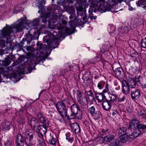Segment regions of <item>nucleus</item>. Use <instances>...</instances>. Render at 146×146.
Masks as SVG:
<instances>
[{
    "label": "nucleus",
    "instance_id": "nucleus-29",
    "mask_svg": "<svg viewBox=\"0 0 146 146\" xmlns=\"http://www.w3.org/2000/svg\"><path fill=\"white\" fill-rule=\"evenodd\" d=\"M127 131V128L125 127H121L119 128L118 131V133L119 134H125V133Z\"/></svg>",
    "mask_w": 146,
    "mask_h": 146
},
{
    "label": "nucleus",
    "instance_id": "nucleus-16",
    "mask_svg": "<svg viewBox=\"0 0 146 146\" xmlns=\"http://www.w3.org/2000/svg\"><path fill=\"white\" fill-rule=\"evenodd\" d=\"M103 109L106 111H109L112 106L111 104L108 101H103L102 104Z\"/></svg>",
    "mask_w": 146,
    "mask_h": 146
},
{
    "label": "nucleus",
    "instance_id": "nucleus-53",
    "mask_svg": "<svg viewBox=\"0 0 146 146\" xmlns=\"http://www.w3.org/2000/svg\"><path fill=\"white\" fill-rule=\"evenodd\" d=\"M97 18L96 16H91L90 17L91 20H92L93 19H96Z\"/></svg>",
    "mask_w": 146,
    "mask_h": 146
},
{
    "label": "nucleus",
    "instance_id": "nucleus-38",
    "mask_svg": "<svg viewBox=\"0 0 146 146\" xmlns=\"http://www.w3.org/2000/svg\"><path fill=\"white\" fill-rule=\"evenodd\" d=\"M104 86V83L103 81H100L98 84L97 87L99 89H102Z\"/></svg>",
    "mask_w": 146,
    "mask_h": 146
},
{
    "label": "nucleus",
    "instance_id": "nucleus-58",
    "mask_svg": "<svg viewBox=\"0 0 146 146\" xmlns=\"http://www.w3.org/2000/svg\"><path fill=\"white\" fill-rule=\"evenodd\" d=\"M42 44L41 43L40 44V46H39V47H38V48H39V50H42Z\"/></svg>",
    "mask_w": 146,
    "mask_h": 146
},
{
    "label": "nucleus",
    "instance_id": "nucleus-4",
    "mask_svg": "<svg viewBox=\"0 0 146 146\" xmlns=\"http://www.w3.org/2000/svg\"><path fill=\"white\" fill-rule=\"evenodd\" d=\"M54 105L61 116V118L59 119H61L66 117L67 115V111L64 103L62 102L59 101L55 103Z\"/></svg>",
    "mask_w": 146,
    "mask_h": 146
},
{
    "label": "nucleus",
    "instance_id": "nucleus-13",
    "mask_svg": "<svg viewBox=\"0 0 146 146\" xmlns=\"http://www.w3.org/2000/svg\"><path fill=\"white\" fill-rule=\"evenodd\" d=\"M70 127L73 133H77L80 132V127L77 123H75L71 124Z\"/></svg>",
    "mask_w": 146,
    "mask_h": 146
},
{
    "label": "nucleus",
    "instance_id": "nucleus-44",
    "mask_svg": "<svg viewBox=\"0 0 146 146\" xmlns=\"http://www.w3.org/2000/svg\"><path fill=\"white\" fill-rule=\"evenodd\" d=\"M112 114L113 117H115L117 115V112L115 110L112 111L111 113L110 114Z\"/></svg>",
    "mask_w": 146,
    "mask_h": 146
},
{
    "label": "nucleus",
    "instance_id": "nucleus-28",
    "mask_svg": "<svg viewBox=\"0 0 146 146\" xmlns=\"http://www.w3.org/2000/svg\"><path fill=\"white\" fill-rule=\"evenodd\" d=\"M101 113L99 111H96L94 113L92 116L95 120L98 119L100 117Z\"/></svg>",
    "mask_w": 146,
    "mask_h": 146
},
{
    "label": "nucleus",
    "instance_id": "nucleus-2",
    "mask_svg": "<svg viewBox=\"0 0 146 146\" xmlns=\"http://www.w3.org/2000/svg\"><path fill=\"white\" fill-rule=\"evenodd\" d=\"M36 118L41 123H44L43 125H39L36 129L42 135H45L47 129L49 126L50 123L47 121L46 118L41 113H38L36 115Z\"/></svg>",
    "mask_w": 146,
    "mask_h": 146
},
{
    "label": "nucleus",
    "instance_id": "nucleus-61",
    "mask_svg": "<svg viewBox=\"0 0 146 146\" xmlns=\"http://www.w3.org/2000/svg\"><path fill=\"white\" fill-rule=\"evenodd\" d=\"M62 23L64 25H66L67 24V22L65 20H63L62 21Z\"/></svg>",
    "mask_w": 146,
    "mask_h": 146
},
{
    "label": "nucleus",
    "instance_id": "nucleus-50",
    "mask_svg": "<svg viewBox=\"0 0 146 146\" xmlns=\"http://www.w3.org/2000/svg\"><path fill=\"white\" fill-rule=\"evenodd\" d=\"M108 129H103L102 130V132L104 135L106 134L107 133V132L108 131Z\"/></svg>",
    "mask_w": 146,
    "mask_h": 146
},
{
    "label": "nucleus",
    "instance_id": "nucleus-10",
    "mask_svg": "<svg viewBox=\"0 0 146 146\" xmlns=\"http://www.w3.org/2000/svg\"><path fill=\"white\" fill-rule=\"evenodd\" d=\"M25 139L21 134H18L16 136L15 141V146H23L22 143L25 141Z\"/></svg>",
    "mask_w": 146,
    "mask_h": 146
},
{
    "label": "nucleus",
    "instance_id": "nucleus-55",
    "mask_svg": "<svg viewBox=\"0 0 146 146\" xmlns=\"http://www.w3.org/2000/svg\"><path fill=\"white\" fill-rule=\"evenodd\" d=\"M141 88H146V83L142 84L141 85Z\"/></svg>",
    "mask_w": 146,
    "mask_h": 146
},
{
    "label": "nucleus",
    "instance_id": "nucleus-40",
    "mask_svg": "<svg viewBox=\"0 0 146 146\" xmlns=\"http://www.w3.org/2000/svg\"><path fill=\"white\" fill-rule=\"evenodd\" d=\"M125 99V97L124 95L122 96H120L119 97L117 98L118 101L120 102L124 101Z\"/></svg>",
    "mask_w": 146,
    "mask_h": 146
},
{
    "label": "nucleus",
    "instance_id": "nucleus-32",
    "mask_svg": "<svg viewBox=\"0 0 146 146\" xmlns=\"http://www.w3.org/2000/svg\"><path fill=\"white\" fill-rule=\"evenodd\" d=\"M1 61L2 62V65L3 66H7L11 63L10 60L9 58L6 59L4 61Z\"/></svg>",
    "mask_w": 146,
    "mask_h": 146
},
{
    "label": "nucleus",
    "instance_id": "nucleus-26",
    "mask_svg": "<svg viewBox=\"0 0 146 146\" xmlns=\"http://www.w3.org/2000/svg\"><path fill=\"white\" fill-rule=\"evenodd\" d=\"M37 35V33L36 32H34L33 35H31L30 34L29 35L28 37L27 38V39L28 40H29V42H31L32 40H34L36 39H38L37 37L35 36V35Z\"/></svg>",
    "mask_w": 146,
    "mask_h": 146
},
{
    "label": "nucleus",
    "instance_id": "nucleus-18",
    "mask_svg": "<svg viewBox=\"0 0 146 146\" xmlns=\"http://www.w3.org/2000/svg\"><path fill=\"white\" fill-rule=\"evenodd\" d=\"M127 80L129 81V86L131 88H135L136 86V82H135V80H134L133 78L130 77V76L127 77Z\"/></svg>",
    "mask_w": 146,
    "mask_h": 146
},
{
    "label": "nucleus",
    "instance_id": "nucleus-42",
    "mask_svg": "<svg viewBox=\"0 0 146 146\" xmlns=\"http://www.w3.org/2000/svg\"><path fill=\"white\" fill-rule=\"evenodd\" d=\"M144 113L145 112L144 110L142 109H140L137 112L138 115L140 116H143Z\"/></svg>",
    "mask_w": 146,
    "mask_h": 146
},
{
    "label": "nucleus",
    "instance_id": "nucleus-15",
    "mask_svg": "<svg viewBox=\"0 0 146 146\" xmlns=\"http://www.w3.org/2000/svg\"><path fill=\"white\" fill-rule=\"evenodd\" d=\"M96 98L98 100V102H103L104 99L107 100V97L106 96L102 94V92L101 93H95Z\"/></svg>",
    "mask_w": 146,
    "mask_h": 146
},
{
    "label": "nucleus",
    "instance_id": "nucleus-59",
    "mask_svg": "<svg viewBox=\"0 0 146 146\" xmlns=\"http://www.w3.org/2000/svg\"><path fill=\"white\" fill-rule=\"evenodd\" d=\"M19 111V112H20V115H22L23 114V111L21 109H20Z\"/></svg>",
    "mask_w": 146,
    "mask_h": 146
},
{
    "label": "nucleus",
    "instance_id": "nucleus-51",
    "mask_svg": "<svg viewBox=\"0 0 146 146\" xmlns=\"http://www.w3.org/2000/svg\"><path fill=\"white\" fill-rule=\"evenodd\" d=\"M42 22L44 23H46L47 22V20L46 19V18H42Z\"/></svg>",
    "mask_w": 146,
    "mask_h": 146
},
{
    "label": "nucleus",
    "instance_id": "nucleus-31",
    "mask_svg": "<svg viewBox=\"0 0 146 146\" xmlns=\"http://www.w3.org/2000/svg\"><path fill=\"white\" fill-rule=\"evenodd\" d=\"M58 17H59L57 15H53L51 17V19L50 20V23H55L57 21Z\"/></svg>",
    "mask_w": 146,
    "mask_h": 146
},
{
    "label": "nucleus",
    "instance_id": "nucleus-22",
    "mask_svg": "<svg viewBox=\"0 0 146 146\" xmlns=\"http://www.w3.org/2000/svg\"><path fill=\"white\" fill-rule=\"evenodd\" d=\"M121 145L119 139H115L110 144V146H120Z\"/></svg>",
    "mask_w": 146,
    "mask_h": 146
},
{
    "label": "nucleus",
    "instance_id": "nucleus-27",
    "mask_svg": "<svg viewBox=\"0 0 146 146\" xmlns=\"http://www.w3.org/2000/svg\"><path fill=\"white\" fill-rule=\"evenodd\" d=\"M24 9L18 5L15 6L14 7V13H16L24 10Z\"/></svg>",
    "mask_w": 146,
    "mask_h": 146
},
{
    "label": "nucleus",
    "instance_id": "nucleus-6",
    "mask_svg": "<svg viewBox=\"0 0 146 146\" xmlns=\"http://www.w3.org/2000/svg\"><path fill=\"white\" fill-rule=\"evenodd\" d=\"M76 94L78 102L82 106H85L86 105V102L87 100L86 97L83 96V93L79 90L77 91Z\"/></svg>",
    "mask_w": 146,
    "mask_h": 146
},
{
    "label": "nucleus",
    "instance_id": "nucleus-25",
    "mask_svg": "<svg viewBox=\"0 0 146 146\" xmlns=\"http://www.w3.org/2000/svg\"><path fill=\"white\" fill-rule=\"evenodd\" d=\"M56 139L55 138L53 137L50 136L49 139L48 143L53 146H55L56 145Z\"/></svg>",
    "mask_w": 146,
    "mask_h": 146
},
{
    "label": "nucleus",
    "instance_id": "nucleus-60",
    "mask_svg": "<svg viewBox=\"0 0 146 146\" xmlns=\"http://www.w3.org/2000/svg\"><path fill=\"white\" fill-rule=\"evenodd\" d=\"M143 117L144 119H146V113H144L143 115Z\"/></svg>",
    "mask_w": 146,
    "mask_h": 146
},
{
    "label": "nucleus",
    "instance_id": "nucleus-62",
    "mask_svg": "<svg viewBox=\"0 0 146 146\" xmlns=\"http://www.w3.org/2000/svg\"><path fill=\"white\" fill-rule=\"evenodd\" d=\"M65 30L66 31L68 32V31L69 30V29L68 28H66V29H65Z\"/></svg>",
    "mask_w": 146,
    "mask_h": 146
},
{
    "label": "nucleus",
    "instance_id": "nucleus-8",
    "mask_svg": "<svg viewBox=\"0 0 146 146\" xmlns=\"http://www.w3.org/2000/svg\"><path fill=\"white\" fill-rule=\"evenodd\" d=\"M121 84L122 92L126 95L129 94L130 92V88L128 82L126 80H123L121 82Z\"/></svg>",
    "mask_w": 146,
    "mask_h": 146
},
{
    "label": "nucleus",
    "instance_id": "nucleus-45",
    "mask_svg": "<svg viewBox=\"0 0 146 146\" xmlns=\"http://www.w3.org/2000/svg\"><path fill=\"white\" fill-rule=\"evenodd\" d=\"M48 26H49V28H50L51 29H55L56 28H57V29H58V27H57L55 25H50V24H49Z\"/></svg>",
    "mask_w": 146,
    "mask_h": 146
},
{
    "label": "nucleus",
    "instance_id": "nucleus-41",
    "mask_svg": "<svg viewBox=\"0 0 146 146\" xmlns=\"http://www.w3.org/2000/svg\"><path fill=\"white\" fill-rule=\"evenodd\" d=\"M52 112L51 111H49L48 110L46 111V115L48 116V117H52Z\"/></svg>",
    "mask_w": 146,
    "mask_h": 146
},
{
    "label": "nucleus",
    "instance_id": "nucleus-33",
    "mask_svg": "<svg viewBox=\"0 0 146 146\" xmlns=\"http://www.w3.org/2000/svg\"><path fill=\"white\" fill-rule=\"evenodd\" d=\"M141 44L143 48H146V38H143L141 39Z\"/></svg>",
    "mask_w": 146,
    "mask_h": 146
},
{
    "label": "nucleus",
    "instance_id": "nucleus-5",
    "mask_svg": "<svg viewBox=\"0 0 146 146\" xmlns=\"http://www.w3.org/2000/svg\"><path fill=\"white\" fill-rule=\"evenodd\" d=\"M72 112V115L78 119H81L82 115V112L78 104L74 103L72 104L70 108Z\"/></svg>",
    "mask_w": 146,
    "mask_h": 146
},
{
    "label": "nucleus",
    "instance_id": "nucleus-46",
    "mask_svg": "<svg viewBox=\"0 0 146 146\" xmlns=\"http://www.w3.org/2000/svg\"><path fill=\"white\" fill-rule=\"evenodd\" d=\"M85 92L86 93H87V92H88L89 93V94H88L89 96H90L91 97H93V93L92 92L91 89H90V90L88 91H86L85 90Z\"/></svg>",
    "mask_w": 146,
    "mask_h": 146
},
{
    "label": "nucleus",
    "instance_id": "nucleus-43",
    "mask_svg": "<svg viewBox=\"0 0 146 146\" xmlns=\"http://www.w3.org/2000/svg\"><path fill=\"white\" fill-rule=\"evenodd\" d=\"M134 121L133 120H132L129 123V128L131 129L132 128H133L134 127L135 124L133 122Z\"/></svg>",
    "mask_w": 146,
    "mask_h": 146
},
{
    "label": "nucleus",
    "instance_id": "nucleus-20",
    "mask_svg": "<svg viewBox=\"0 0 146 146\" xmlns=\"http://www.w3.org/2000/svg\"><path fill=\"white\" fill-rule=\"evenodd\" d=\"M117 97V95L115 94L112 93L108 95V97L107 98V100L111 102H113L116 100Z\"/></svg>",
    "mask_w": 146,
    "mask_h": 146
},
{
    "label": "nucleus",
    "instance_id": "nucleus-39",
    "mask_svg": "<svg viewBox=\"0 0 146 146\" xmlns=\"http://www.w3.org/2000/svg\"><path fill=\"white\" fill-rule=\"evenodd\" d=\"M37 146H46V144L43 141H41L39 139H38V144Z\"/></svg>",
    "mask_w": 146,
    "mask_h": 146
},
{
    "label": "nucleus",
    "instance_id": "nucleus-19",
    "mask_svg": "<svg viewBox=\"0 0 146 146\" xmlns=\"http://www.w3.org/2000/svg\"><path fill=\"white\" fill-rule=\"evenodd\" d=\"M110 86L108 85V84H106L105 88L104 89L102 92V94L104 95H107L108 96L113 92V91L111 90L110 89Z\"/></svg>",
    "mask_w": 146,
    "mask_h": 146
},
{
    "label": "nucleus",
    "instance_id": "nucleus-63",
    "mask_svg": "<svg viewBox=\"0 0 146 146\" xmlns=\"http://www.w3.org/2000/svg\"><path fill=\"white\" fill-rule=\"evenodd\" d=\"M43 91H44V90H42L40 92V93H39V96L41 94V93Z\"/></svg>",
    "mask_w": 146,
    "mask_h": 146
},
{
    "label": "nucleus",
    "instance_id": "nucleus-35",
    "mask_svg": "<svg viewBox=\"0 0 146 146\" xmlns=\"http://www.w3.org/2000/svg\"><path fill=\"white\" fill-rule=\"evenodd\" d=\"M88 111L92 115L96 112V109L95 107L94 106L90 107L88 110Z\"/></svg>",
    "mask_w": 146,
    "mask_h": 146
},
{
    "label": "nucleus",
    "instance_id": "nucleus-1",
    "mask_svg": "<svg viewBox=\"0 0 146 146\" xmlns=\"http://www.w3.org/2000/svg\"><path fill=\"white\" fill-rule=\"evenodd\" d=\"M26 19L25 17L21 18L16 23L10 26L3 27V29L1 30L0 38H5L8 39L13 36L12 34L21 31L22 29L25 28L24 24L26 23ZM1 42L3 45L4 46L5 41L2 40H0V44Z\"/></svg>",
    "mask_w": 146,
    "mask_h": 146
},
{
    "label": "nucleus",
    "instance_id": "nucleus-34",
    "mask_svg": "<svg viewBox=\"0 0 146 146\" xmlns=\"http://www.w3.org/2000/svg\"><path fill=\"white\" fill-rule=\"evenodd\" d=\"M66 139L68 141L72 143L73 140V139L70 137V134L69 133H67L66 134Z\"/></svg>",
    "mask_w": 146,
    "mask_h": 146
},
{
    "label": "nucleus",
    "instance_id": "nucleus-48",
    "mask_svg": "<svg viewBox=\"0 0 146 146\" xmlns=\"http://www.w3.org/2000/svg\"><path fill=\"white\" fill-rule=\"evenodd\" d=\"M25 119L24 117H21L18 119V121L21 123H23Z\"/></svg>",
    "mask_w": 146,
    "mask_h": 146
},
{
    "label": "nucleus",
    "instance_id": "nucleus-11",
    "mask_svg": "<svg viewBox=\"0 0 146 146\" xmlns=\"http://www.w3.org/2000/svg\"><path fill=\"white\" fill-rule=\"evenodd\" d=\"M131 99L133 100H137L141 96L140 91L138 89H136L132 91L131 92Z\"/></svg>",
    "mask_w": 146,
    "mask_h": 146
},
{
    "label": "nucleus",
    "instance_id": "nucleus-56",
    "mask_svg": "<svg viewBox=\"0 0 146 146\" xmlns=\"http://www.w3.org/2000/svg\"><path fill=\"white\" fill-rule=\"evenodd\" d=\"M79 13H80V16H84V13H85V12H82L81 11H80L79 12Z\"/></svg>",
    "mask_w": 146,
    "mask_h": 146
},
{
    "label": "nucleus",
    "instance_id": "nucleus-14",
    "mask_svg": "<svg viewBox=\"0 0 146 146\" xmlns=\"http://www.w3.org/2000/svg\"><path fill=\"white\" fill-rule=\"evenodd\" d=\"M131 138L130 135L127 134L122 135L120 137V141L121 145H122L129 140Z\"/></svg>",
    "mask_w": 146,
    "mask_h": 146
},
{
    "label": "nucleus",
    "instance_id": "nucleus-24",
    "mask_svg": "<svg viewBox=\"0 0 146 146\" xmlns=\"http://www.w3.org/2000/svg\"><path fill=\"white\" fill-rule=\"evenodd\" d=\"M123 71V69L121 67H118L116 68L114 70L115 76L119 77Z\"/></svg>",
    "mask_w": 146,
    "mask_h": 146
},
{
    "label": "nucleus",
    "instance_id": "nucleus-21",
    "mask_svg": "<svg viewBox=\"0 0 146 146\" xmlns=\"http://www.w3.org/2000/svg\"><path fill=\"white\" fill-rule=\"evenodd\" d=\"M141 133V131L140 130L138 129H136L134 130L133 133L130 135L131 138H134L137 137Z\"/></svg>",
    "mask_w": 146,
    "mask_h": 146
},
{
    "label": "nucleus",
    "instance_id": "nucleus-64",
    "mask_svg": "<svg viewBox=\"0 0 146 146\" xmlns=\"http://www.w3.org/2000/svg\"><path fill=\"white\" fill-rule=\"evenodd\" d=\"M144 75L146 77V72L144 73Z\"/></svg>",
    "mask_w": 146,
    "mask_h": 146
},
{
    "label": "nucleus",
    "instance_id": "nucleus-23",
    "mask_svg": "<svg viewBox=\"0 0 146 146\" xmlns=\"http://www.w3.org/2000/svg\"><path fill=\"white\" fill-rule=\"evenodd\" d=\"M4 145L5 146H13V142L10 138L8 137L4 141Z\"/></svg>",
    "mask_w": 146,
    "mask_h": 146
},
{
    "label": "nucleus",
    "instance_id": "nucleus-30",
    "mask_svg": "<svg viewBox=\"0 0 146 146\" xmlns=\"http://www.w3.org/2000/svg\"><path fill=\"white\" fill-rule=\"evenodd\" d=\"M138 3L139 6H141L143 8H146V0H139L138 1Z\"/></svg>",
    "mask_w": 146,
    "mask_h": 146
},
{
    "label": "nucleus",
    "instance_id": "nucleus-54",
    "mask_svg": "<svg viewBox=\"0 0 146 146\" xmlns=\"http://www.w3.org/2000/svg\"><path fill=\"white\" fill-rule=\"evenodd\" d=\"M84 13V16H83V17L82 18L83 20V21L85 20L87 17V16H86V13Z\"/></svg>",
    "mask_w": 146,
    "mask_h": 146
},
{
    "label": "nucleus",
    "instance_id": "nucleus-12",
    "mask_svg": "<svg viewBox=\"0 0 146 146\" xmlns=\"http://www.w3.org/2000/svg\"><path fill=\"white\" fill-rule=\"evenodd\" d=\"M29 123L30 125L31 128L33 129H36L40 125L39 122L35 118H31L30 120Z\"/></svg>",
    "mask_w": 146,
    "mask_h": 146
},
{
    "label": "nucleus",
    "instance_id": "nucleus-17",
    "mask_svg": "<svg viewBox=\"0 0 146 146\" xmlns=\"http://www.w3.org/2000/svg\"><path fill=\"white\" fill-rule=\"evenodd\" d=\"M115 137V136L113 135L109 134L103 138L102 141L103 142H110L113 141Z\"/></svg>",
    "mask_w": 146,
    "mask_h": 146
},
{
    "label": "nucleus",
    "instance_id": "nucleus-49",
    "mask_svg": "<svg viewBox=\"0 0 146 146\" xmlns=\"http://www.w3.org/2000/svg\"><path fill=\"white\" fill-rule=\"evenodd\" d=\"M38 24V20H36L33 21V25L34 26H37Z\"/></svg>",
    "mask_w": 146,
    "mask_h": 146
},
{
    "label": "nucleus",
    "instance_id": "nucleus-36",
    "mask_svg": "<svg viewBox=\"0 0 146 146\" xmlns=\"http://www.w3.org/2000/svg\"><path fill=\"white\" fill-rule=\"evenodd\" d=\"M141 78V76H137L133 78V79L134 80H135V82H136V83L137 84L138 83H140V78Z\"/></svg>",
    "mask_w": 146,
    "mask_h": 146
},
{
    "label": "nucleus",
    "instance_id": "nucleus-52",
    "mask_svg": "<svg viewBox=\"0 0 146 146\" xmlns=\"http://www.w3.org/2000/svg\"><path fill=\"white\" fill-rule=\"evenodd\" d=\"M33 61L31 60V62H32V63H34L35 64L36 63V58H33Z\"/></svg>",
    "mask_w": 146,
    "mask_h": 146
},
{
    "label": "nucleus",
    "instance_id": "nucleus-37",
    "mask_svg": "<svg viewBox=\"0 0 146 146\" xmlns=\"http://www.w3.org/2000/svg\"><path fill=\"white\" fill-rule=\"evenodd\" d=\"M137 129H144L146 128V125L143 124H138L137 125Z\"/></svg>",
    "mask_w": 146,
    "mask_h": 146
},
{
    "label": "nucleus",
    "instance_id": "nucleus-57",
    "mask_svg": "<svg viewBox=\"0 0 146 146\" xmlns=\"http://www.w3.org/2000/svg\"><path fill=\"white\" fill-rule=\"evenodd\" d=\"M56 40H57V41H58V40L57 39V38H55V39H54V38H53L52 41H51V42L52 43L53 42H54V41H55Z\"/></svg>",
    "mask_w": 146,
    "mask_h": 146
},
{
    "label": "nucleus",
    "instance_id": "nucleus-3",
    "mask_svg": "<svg viewBox=\"0 0 146 146\" xmlns=\"http://www.w3.org/2000/svg\"><path fill=\"white\" fill-rule=\"evenodd\" d=\"M100 0V2L99 3H100L98 8L99 11H103L104 12L110 11L114 13H116L119 11V10L115 11L114 10L115 8H116L115 5H110L109 4H107L105 2V0Z\"/></svg>",
    "mask_w": 146,
    "mask_h": 146
},
{
    "label": "nucleus",
    "instance_id": "nucleus-47",
    "mask_svg": "<svg viewBox=\"0 0 146 146\" xmlns=\"http://www.w3.org/2000/svg\"><path fill=\"white\" fill-rule=\"evenodd\" d=\"M69 25L70 26L71 29L74 28V22L73 21H70L69 22Z\"/></svg>",
    "mask_w": 146,
    "mask_h": 146
},
{
    "label": "nucleus",
    "instance_id": "nucleus-7",
    "mask_svg": "<svg viewBox=\"0 0 146 146\" xmlns=\"http://www.w3.org/2000/svg\"><path fill=\"white\" fill-rule=\"evenodd\" d=\"M12 127L11 122L5 120L0 124V130L2 131L6 132L9 131Z\"/></svg>",
    "mask_w": 146,
    "mask_h": 146
},
{
    "label": "nucleus",
    "instance_id": "nucleus-9",
    "mask_svg": "<svg viewBox=\"0 0 146 146\" xmlns=\"http://www.w3.org/2000/svg\"><path fill=\"white\" fill-rule=\"evenodd\" d=\"M29 136V138L26 137L25 139V141L26 145L27 146H31L34 145L35 142L33 141V138L35 134L33 132H30L28 134Z\"/></svg>",
    "mask_w": 146,
    "mask_h": 146
}]
</instances>
